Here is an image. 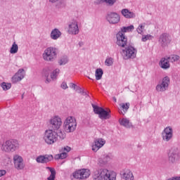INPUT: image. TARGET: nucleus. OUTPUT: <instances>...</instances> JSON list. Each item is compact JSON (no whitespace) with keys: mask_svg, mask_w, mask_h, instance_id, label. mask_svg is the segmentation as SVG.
<instances>
[{"mask_svg":"<svg viewBox=\"0 0 180 180\" xmlns=\"http://www.w3.org/2000/svg\"><path fill=\"white\" fill-rule=\"evenodd\" d=\"M94 180H116V172L101 169L94 172Z\"/></svg>","mask_w":180,"mask_h":180,"instance_id":"f257e3e1","label":"nucleus"},{"mask_svg":"<svg viewBox=\"0 0 180 180\" xmlns=\"http://www.w3.org/2000/svg\"><path fill=\"white\" fill-rule=\"evenodd\" d=\"M19 141L16 139L4 141L1 144V150L3 153H15L19 148Z\"/></svg>","mask_w":180,"mask_h":180,"instance_id":"f03ea898","label":"nucleus"},{"mask_svg":"<svg viewBox=\"0 0 180 180\" xmlns=\"http://www.w3.org/2000/svg\"><path fill=\"white\" fill-rule=\"evenodd\" d=\"M63 129L66 133H72L77 129V119L72 116L68 117L63 122Z\"/></svg>","mask_w":180,"mask_h":180,"instance_id":"7ed1b4c3","label":"nucleus"},{"mask_svg":"<svg viewBox=\"0 0 180 180\" xmlns=\"http://www.w3.org/2000/svg\"><path fill=\"white\" fill-rule=\"evenodd\" d=\"M44 140L46 144L51 146L58 141V134L53 129H46L44 133Z\"/></svg>","mask_w":180,"mask_h":180,"instance_id":"20e7f679","label":"nucleus"},{"mask_svg":"<svg viewBox=\"0 0 180 180\" xmlns=\"http://www.w3.org/2000/svg\"><path fill=\"white\" fill-rule=\"evenodd\" d=\"M94 112L96 115H98V117L101 120H108L110 117V110H105L103 108L93 105Z\"/></svg>","mask_w":180,"mask_h":180,"instance_id":"39448f33","label":"nucleus"},{"mask_svg":"<svg viewBox=\"0 0 180 180\" xmlns=\"http://www.w3.org/2000/svg\"><path fill=\"white\" fill-rule=\"evenodd\" d=\"M56 57H57V49L53 47L47 48L43 53L45 61H53Z\"/></svg>","mask_w":180,"mask_h":180,"instance_id":"423d86ee","label":"nucleus"},{"mask_svg":"<svg viewBox=\"0 0 180 180\" xmlns=\"http://www.w3.org/2000/svg\"><path fill=\"white\" fill-rule=\"evenodd\" d=\"M49 125L54 131L60 130L63 125V120L58 115H55L49 120Z\"/></svg>","mask_w":180,"mask_h":180,"instance_id":"0eeeda50","label":"nucleus"},{"mask_svg":"<svg viewBox=\"0 0 180 180\" xmlns=\"http://www.w3.org/2000/svg\"><path fill=\"white\" fill-rule=\"evenodd\" d=\"M89 175H91V172L88 169H82L73 173V176L76 179H86L89 177Z\"/></svg>","mask_w":180,"mask_h":180,"instance_id":"6e6552de","label":"nucleus"},{"mask_svg":"<svg viewBox=\"0 0 180 180\" xmlns=\"http://www.w3.org/2000/svg\"><path fill=\"white\" fill-rule=\"evenodd\" d=\"M169 85V77H165L162 79V83L156 86V91L158 92H164L167 91Z\"/></svg>","mask_w":180,"mask_h":180,"instance_id":"1a4fd4ad","label":"nucleus"},{"mask_svg":"<svg viewBox=\"0 0 180 180\" xmlns=\"http://www.w3.org/2000/svg\"><path fill=\"white\" fill-rule=\"evenodd\" d=\"M124 54L126 58H136L137 56V50L133 46H128L124 51Z\"/></svg>","mask_w":180,"mask_h":180,"instance_id":"9d476101","label":"nucleus"},{"mask_svg":"<svg viewBox=\"0 0 180 180\" xmlns=\"http://www.w3.org/2000/svg\"><path fill=\"white\" fill-rule=\"evenodd\" d=\"M106 141L102 139L99 138L96 139L91 146L92 151H94V153H96L100 148H102L103 146H105Z\"/></svg>","mask_w":180,"mask_h":180,"instance_id":"9b49d317","label":"nucleus"},{"mask_svg":"<svg viewBox=\"0 0 180 180\" xmlns=\"http://www.w3.org/2000/svg\"><path fill=\"white\" fill-rule=\"evenodd\" d=\"M117 44L120 47H125L127 44V38L122 32H119L117 34Z\"/></svg>","mask_w":180,"mask_h":180,"instance_id":"f8f14e48","label":"nucleus"},{"mask_svg":"<svg viewBox=\"0 0 180 180\" xmlns=\"http://www.w3.org/2000/svg\"><path fill=\"white\" fill-rule=\"evenodd\" d=\"M14 167L16 169H23L25 168V164H23V158L18 155H15L13 157Z\"/></svg>","mask_w":180,"mask_h":180,"instance_id":"ddd939ff","label":"nucleus"},{"mask_svg":"<svg viewBox=\"0 0 180 180\" xmlns=\"http://www.w3.org/2000/svg\"><path fill=\"white\" fill-rule=\"evenodd\" d=\"M162 137L165 141H169L172 139V128L166 127L162 133Z\"/></svg>","mask_w":180,"mask_h":180,"instance_id":"4468645a","label":"nucleus"},{"mask_svg":"<svg viewBox=\"0 0 180 180\" xmlns=\"http://www.w3.org/2000/svg\"><path fill=\"white\" fill-rule=\"evenodd\" d=\"M107 20L109 22V23L115 25L120 22V16H119L118 14L116 13H111L108 15Z\"/></svg>","mask_w":180,"mask_h":180,"instance_id":"2eb2a0df","label":"nucleus"},{"mask_svg":"<svg viewBox=\"0 0 180 180\" xmlns=\"http://www.w3.org/2000/svg\"><path fill=\"white\" fill-rule=\"evenodd\" d=\"M25 78V70L20 69L18 72L12 77V82L16 84Z\"/></svg>","mask_w":180,"mask_h":180,"instance_id":"dca6fc26","label":"nucleus"},{"mask_svg":"<svg viewBox=\"0 0 180 180\" xmlns=\"http://www.w3.org/2000/svg\"><path fill=\"white\" fill-rule=\"evenodd\" d=\"M52 160L53 155H39L37 158V162L46 164V162H50Z\"/></svg>","mask_w":180,"mask_h":180,"instance_id":"f3484780","label":"nucleus"},{"mask_svg":"<svg viewBox=\"0 0 180 180\" xmlns=\"http://www.w3.org/2000/svg\"><path fill=\"white\" fill-rule=\"evenodd\" d=\"M179 153L176 150H171L169 153V162L171 164H174V162H176L178 160H179Z\"/></svg>","mask_w":180,"mask_h":180,"instance_id":"a211bd4d","label":"nucleus"},{"mask_svg":"<svg viewBox=\"0 0 180 180\" xmlns=\"http://www.w3.org/2000/svg\"><path fill=\"white\" fill-rule=\"evenodd\" d=\"M68 32L70 34H78V33H79V29L78 28V23L77 21H74L69 25Z\"/></svg>","mask_w":180,"mask_h":180,"instance_id":"6ab92c4d","label":"nucleus"},{"mask_svg":"<svg viewBox=\"0 0 180 180\" xmlns=\"http://www.w3.org/2000/svg\"><path fill=\"white\" fill-rule=\"evenodd\" d=\"M159 41L162 43V44H169V43H171V36L168 34H162L160 35Z\"/></svg>","mask_w":180,"mask_h":180,"instance_id":"aec40b11","label":"nucleus"},{"mask_svg":"<svg viewBox=\"0 0 180 180\" xmlns=\"http://www.w3.org/2000/svg\"><path fill=\"white\" fill-rule=\"evenodd\" d=\"M159 65L163 70H168V68H169V67H171V65H169V60L168 59V58H162L159 63Z\"/></svg>","mask_w":180,"mask_h":180,"instance_id":"412c9836","label":"nucleus"},{"mask_svg":"<svg viewBox=\"0 0 180 180\" xmlns=\"http://www.w3.org/2000/svg\"><path fill=\"white\" fill-rule=\"evenodd\" d=\"M122 178L125 180H134V176H133V173L129 169L124 171Z\"/></svg>","mask_w":180,"mask_h":180,"instance_id":"4be33fe9","label":"nucleus"},{"mask_svg":"<svg viewBox=\"0 0 180 180\" xmlns=\"http://www.w3.org/2000/svg\"><path fill=\"white\" fill-rule=\"evenodd\" d=\"M61 36V32L58 30V29H54L51 32V38L53 39V40H57Z\"/></svg>","mask_w":180,"mask_h":180,"instance_id":"5701e85b","label":"nucleus"},{"mask_svg":"<svg viewBox=\"0 0 180 180\" xmlns=\"http://www.w3.org/2000/svg\"><path fill=\"white\" fill-rule=\"evenodd\" d=\"M122 13L124 18H134V13L133 12L129 11L128 9H123L122 11Z\"/></svg>","mask_w":180,"mask_h":180,"instance_id":"b1692460","label":"nucleus"},{"mask_svg":"<svg viewBox=\"0 0 180 180\" xmlns=\"http://www.w3.org/2000/svg\"><path fill=\"white\" fill-rule=\"evenodd\" d=\"M102 75H103V70H102V69L101 68L96 69L95 73L96 79L97 81H99V79H102Z\"/></svg>","mask_w":180,"mask_h":180,"instance_id":"393cba45","label":"nucleus"},{"mask_svg":"<svg viewBox=\"0 0 180 180\" xmlns=\"http://www.w3.org/2000/svg\"><path fill=\"white\" fill-rule=\"evenodd\" d=\"M51 172V175L47 178L48 180H54L56 179V169L51 167H47Z\"/></svg>","mask_w":180,"mask_h":180,"instance_id":"a878e982","label":"nucleus"},{"mask_svg":"<svg viewBox=\"0 0 180 180\" xmlns=\"http://www.w3.org/2000/svg\"><path fill=\"white\" fill-rule=\"evenodd\" d=\"M120 123L122 126H124V127H130V126H131L130 121L127 118H123L121 121H120Z\"/></svg>","mask_w":180,"mask_h":180,"instance_id":"bb28decb","label":"nucleus"},{"mask_svg":"<svg viewBox=\"0 0 180 180\" xmlns=\"http://www.w3.org/2000/svg\"><path fill=\"white\" fill-rule=\"evenodd\" d=\"M18 50H19L18 44H16V42H14L11 48L10 53L11 54H16Z\"/></svg>","mask_w":180,"mask_h":180,"instance_id":"cd10ccee","label":"nucleus"},{"mask_svg":"<svg viewBox=\"0 0 180 180\" xmlns=\"http://www.w3.org/2000/svg\"><path fill=\"white\" fill-rule=\"evenodd\" d=\"M131 30H134V25H130V26H128V27H123L121 29V32L127 33V32H131Z\"/></svg>","mask_w":180,"mask_h":180,"instance_id":"c85d7f7f","label":"nucleus"},{"mask_svg":"<svg viewBox=\"0 0 180 180\" xmlns=\"http://www.w3.org/2000/svg\"><path fill=\"white\" fill-rule=\"evenodd\" d=\"M65 158H67V153L65 152L55 155V160H64Z\"/></svg>","mask_w":180,"mask_h":180,"instance_id":"c756f323","label":"nucleus"},{"mask_svg":"<svg viewBox=\"0 0 180 180\" xmlns=\"http://www.w3.org/2000/svg\"><path fill=\"white\" fill-rule=\"evenodd\" d=\"M120 108L122 109V110H125V112H127L129 110V108H130V103H123L120 104Z\"/></svg>","mask_w":180,"mask_h":180,"instance_id":"7c9ffc66","label":"nucleus"},{"mask_svg":"<svg viewBox=\"0 0 180 180\" xmlns=\"http://www.w3.org/2000/svg\"><path fill=\"white\" fill-rule=\"evenodd\" d=\"M58 74H60V69L55 70L51 75V79H56Z\"/></svg>","mask_w":180,"mask_h":180,"instance_id":"2f4dec72","label":"nucleus"},{"mask_svg":"<svg viewBox=\"0 0 180 180\" xmlns=\"http://www.w3.org/2000/svg\"><path fill=\"white\" fill-rule=\"evenodd\" d=\"M11 86H12V85L10 83L3 82L1 84V87L4 91H8V89H11Z\"/></svg>","mask_w":180,"mask_h":180,"instance_id":"473e14b6","label":"nucleus"},{"mask_svg":"<svg viewBox=\"0 0 180 180\" xmlns=\"http://www.w3.org/2000/svg\"><path fill=\"white\" fill-rule=\"evenodd\" d=\"M67 63H68V59L67 58V56H63L59 60L60 65H65V64H67Z\"/></svg>","mask_w":180,"mask_h":180,"instance_id":"72a5a7b5","label":"nucleus"},{"mask_svg":"<svg viewBox=\"0 0 180 180\" xmlns=\"http://www.w3.org/2000/svg\"><path fill=\"white\" fill-rule=\"evenodd\" d=\"M172 63H175V61H178L179 60V56L176 55H172V56L167 58Z\"/></svg>","mask_w":180,"mask_h":180,"instance_id":"f704fd0d","label":"nucleus"},{"mask_svg":"<svg viewBox=\"0 0 180 180\" xmlns=\"http://www.w3.org/2000/svg\"><path fill=\"white\" fill-rule=\"evenodd\" d=\"M144 27H146V23L143 24H141L138 28L136 29L138 33H139V34H141V33L143 32V30H144Z\"/></svg>","mask_w":180,"mask_h":180,"instance_id":"c9c22d12","label":"nucleus"},{"mask_svg":"<svg viewBox=\"0 0 180 180\" xmlns=\"http://www.w3.org/2000/svg\"><path fill=\"white\" fill-rule=\"evenodd\" d=\"M105 65H108V67H110V65H112L113 64V58H107L105 61Z\"/></svg>","mask_w":180,"mask_h":180,"instance_id":"e433bc0d","label":"nucleus"},{"mask_svg":"<svg viewBox=\"0 0 180 180\" xmlns=\"http://www.w3.org/2000/svg\"><path fill=\"white\" fill-rule=\"evenodd\" d=\"M153 39V36H151L150 34H147V35H143L142 37L141 41H147V40H150Z\"/></svg>","mask_w":180,"mask_h":180,"instance_id":"4c0bfd02","label":"nucleus"},{"mask_svg":"<svg viewBox=\"0 0 180 180\" xmlns=\"http://www.w3.org/2000/svg\"><path fill=\"white\" fill-rule=\"evenodd\" d=\"M105 2H106V4H109V5H113V4L116 2V0H105Z\"/></svg>","mask_w":180,"mask_h":180,"instance_id":"58836bf2","label":"nucleus"},{"mask_svg":"<svg viewBox=\"0 0 180 180\" xmlns=\"http://www.w3.org/2000/svg\"><path fill=\"white\" fill-rule=\"evenodd\" d=\"M61 88L63 89H67V88H68V86H67V83H65V82L62 83Z\"/></svg>","mask_w":180,"mask_h":180,"instance_id":"ea45409f","label":"nucleus"},{"mask_svg":"<svg viewBox=\"0 0 180 180\" xmlns=\"http://www.w3.org/2000/svg\"><path fill=\"white\" fill-rule=\"evenodd\" d=\"M64 151H66L67 153H70V151H71V148L70 146H66L64 148Z\"/></svg>","mask_w":180,"mask_h":180,"instance_id":"a19ab883","label":"nucleus"},{"mask_svg":"<svg viewBox=\"0 0 180 180\" xmlns=\"http://www.w3.org/2000/svg\"><path fill=\"white\" fill-rule=\"evenodd\" d=\"M70 88H72L73 89H76V88H77V85L74 83H70Z\"/></svg>","mask_w":180,"mask_h":180,"instance_id":"79ce46f5","label":"nucleus"},{"mask_svg":"<svg viewBox=\"0 0 180 180\" xmlns=\"http://www.w3.org/2000/svg\"><path fill=\"white\" fill-rule=\"evenodd\" d=\"M6 174V171L5 170H0V177L4 176Z\"/></svg>","mask_w":180,"mask_h":180,"instance_id":"37998d69","label":"nucleus"},{"mask_svg":"<svg viewBox=\"0 0 180 180\" xmlns=\"http://www.w3.org/2000/svg\"><path fill=\"white\" fill-rule=\"evenodd\" d=\"M45 82L46 84H49V82H51V79L46 77Z\"/></svg>","mask_w":180,"mask_h":180,"instance_id":"c03bdc74","label":"nucleus"},{"mask_svg":"<svg viewBox=\"0 0 180 180\" xmlns=\"http://www.w3.org/2000/svg\"><path fill=\"white\" fill-rule=\"evenodd\" d=\"M50 2H52V4H54V2H57L58 0H49Z\"/></svg>","mask_w":180,"mask_h":180,"instance_id":"a18cd8bd","label":"nucleus"},{"mask_svg":"<svg viewBox=\"0 0 180 180\" xmlns=\"http://www.w3.org/2000/svg\"><path fill=\"white\" fill-rule=\"evenodd\" d=\"M112 99H113V101H114V102H117V99H116V97H112Z\"/></svg>","mask_w":180,"mask_h":180,"instance_id":"49530a36","label":"nucleus"},{"mask_svg":"<svg viewBox=\"0 0 180 180\" xmlns=\"http://www.w3.org/2000/svg\"><path fill=\"white\" fill-rule=\"evenodd\" d=\"M62 138L64 139V135H63Z\"/></svg>","mask_w":180,"mask_h":180,"instance_id":"de8ad7c7","label":"nucleus"}]
</instances>
